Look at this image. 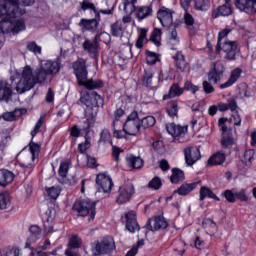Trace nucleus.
<instances>
[{
  "label": "nucleus",
  "mask_w": 256,
  "mask_h": 256,
  "mask_svg": "<svg viewBox=\"0 0 256 256\" xmlns=\"http://www.w3.org/2000/svg\"><path fill=\"white\" fill-rule=\"evenodd\" d=\"M11 207V193L9 191L0 192V209H9Z\"/></svg>",
  "instance_id": "2f4dec72"
},
{
  "label": "nucleus",
  "mask_w": 256,
  "mask_h": 256,
  "mask_svg": "<svg viewBox=\"0 0 256 256\" xmlns=\"http://www.w3.org/2000/svg\"><path fill=\"white\" fill-rule=\"evenodd\" d=\"M73 209L80 217H87V215H89V221H93V219H95V202L89 199L75 202Z\"/></svg>",
  "instance_id": "39448f33"
},
{
  "label": "nucleus",
  "mask_w": 256,
  "mask_h": 256,
  "mask_svg": "<svg viewBox=\"0 0 256 256\" xmlns=\"http://www.w3.org/2000/svg\"><path fill=\"white\" fill-rule=\"evenodd\" d=\"M126 229L129 233H135L139 231V223H137V213L135 211H129L125 214Z\"/></svg>",
  "instance_id": "a211bd4d"
},
{
  "label": "nucleus",
  "mask_w": 256,
  "mask_h": 256,
  "mask_svg": "<svg viewBox=\"0 0 256 256\" xmlns=\"http://www.w3.org/2000/svg\"><path fill=\"white\" fill-rule=\"evenodd\" d=\"M173 59L176 61V67L180 71H185L187 69V62H185V56L181 54V52H177L174 56Z\"/></svg>",
  "instance_id": "4c0bfd02"
},
{
  "label": "nucleus",
  "mask_w": 256,
  "mask_h": 256,
  "mask_svg": "<svg viewBox=\"0 0 256 256\" xmlns=\"http://www.w3.org/2000/svg\"><path fill=\"white\" fill-rule=\"evenodd\" d=\"M15 174L9 170H0V186L7 187L10 183H13Z\"/></svg>",
  "instance_id": "bb28decb"
},
{
  "label": "nucleus",
  "mask_w": 256,
  "mask_h": 256,
  "mask_svg": "<svg viewBox=\"0 0 256 256\" xmlns=\"http://www.w3.org/2000/svg\"><path fill=\"white\" fill-rule=\"evenodd\" d=\"M211 70L223 77V74L225 73V65L222 62H215Z\"/></svg>",
  "instance_id": "680f3d73"
},
{
  "label": "nucleus",
  "mask_w": 256,
  "mask_h": 256,
  "mask_svg": "<svg viewBox=\"0 0 256 256\" xmlns=\"http://www.w3.org/2000/svg\"><path fill=\"white\" fill-rule=\"evenodd\" d=\"M166 130L172 137L181 138L185 137V133H187V126H179L175 123H170L166 125Z\"/></svg>",
  "instance_id": "aec40b11"
},
{
  "label": "nucleus",
  "mask_w": 256,
  "mask_h": 256,
  "mask_svg": "<svg viewBox=\"0 0 256 256\" xmlns=\"http://www.w3.org/2000/svg\"><path fill=\"white\" fill-rule=\"evenodd\" d=\"M23 11H17V3L13 0H0L1 33H21L25 31V21L21 19Z\"/></svg>",
  "instance_id": "f03ea898"
},
{
  "label": "nucleus",
  "mask_w": 256,
  "mask_h": 256,
  "mask_svg": "<svg viewBox=\"0 0 256 256\" xmlns=\"http://www.w3.org/2000/svg\"><path fill=\"white\" fill-rule=\"evenodd\" d=\"M82 49L85 53H88L89 57L92 59H99V52L101 51V46L97 39L91 40L89 38H85L84 43H82Z\"/></svg>",
  "instance_id": "9b49d317"
},
{
  "label": "nucleus",
  "mask_w": 256,
  "mask_h": 256,
  "mask_svg": "<svg viewBox=\"0 0 256 256\" xmlns=\"http://www.w3.org/2000/svg\"><path fill=\"white\" fill-rule=\"evenodd\" d=\"M184 23L190 27L195 23V19L189 12H185L184 14Z\"/></svg>",
  "instance_id": "774afa93"
},
{
  "label": "nucleus",
  "mask_w": 256,
  "mask_h": 256,
  "mask_svg": "<svg viewBox=\"0 0 256 256\" xmlns=\"http://www.w3.org/2000/svg\"><path fill=\"white\" fill-rule=\"evenodd\" d=\"M98 193H111L113 189V179L107 173H100L96 177Z\"/></svg>",
  "instance_id": "9d476101"
},
{
  "label": "nucleus",
  "mask_w": 256,
  "mask_h": 256,
  "mask_svg": "<svg viewBox=\"0 0 256 256\" xmlns=\"http://www.w3.org/2000/svg\"><path fill=\"white\" fill-rule=\"evenodd\" d=\"M27 49L34 55H41V46L37 45V42H30L27 44Z\"/></svg>",
  "instance_id": "bf43d9fd"
},
{
  "label": "nucleus",
  "mask_w": 256,
  "mask_h": 256,
  "mask_svg": "<svg viewBox=\"0 0 256 256\" xmlns=\"http://www.w3.org/2000/svg\"><path fill=\"white\" fill-rule=\"evenodd\" d=\"M135 193V187L131 183H126L120 186L118 191V196L116 198L117 203L119 205H123V203H127L133 194Z\"/></svg>",
  "instance_id": "f8f14e48"
},
{
  "label": "nucleus",
  "mask_w": 256,
  "mask_h": 256,
  "mask_svg": "<svg viewBox=\"0 0 256 256\" xmlns=\"http://www.w3.org/2000/svg\"><path fill=\"white\" fill-rule=\"evenodd\" d=\"M201 183V181H197V182H192V183H185L182 184L178 189H177V193L178 195H189V193H191V191L197 189V186Z\"/></svg>",
  "instance_id": "cd10ccee"
},
{
  "label": "nucleus",
  "mask_w": 256,
  "mask_h": 256,
  "mask_svg": "<svg viewBox=\"0 0 256 256\" xmlns=\"http://www.w3.org/2000/svg\"><path fill=\"white\" fill-rule=\"evenodd\" d=\"M211 0H194V9L196 11H209Z\"/></svg>",
  "instance_id": "c9c22d12"
},
{
  "label": "nucleus",
  "mask_w": 256,
  "mask_h": 256,
  "mask_svg": "<svg viewBox=\"0 0 256 256\" xmlns=\"http://www.w3.org/2000/svg\"><path fill=\"white\" fill-rule=\"evenodd\" d=\"M157 61H159V57L155 52H151V51L146 52V63H148V65H155Z\"/></svg>",
  "instance_id": "4d7b16f0"
},
{
  "label": "nucleus",
  "mask_w": 256,
  "mask_h": 256,
  "mask_svg": "<svg viewBox=\"0 0 256 256\" xmlns=\"http://www.w3.org/2000/svg\"><path fill=\"white\" fill-rule=\"evenodd\" d=\"M123 115H125V110H123L122 108H119L115 111L114 113L115 120L113 121L112 127H115V125H119V127H123V122L119 121V118L123 117Z\"/></svg>",
  "instance_id": "5fc2aeb1"
},
{
  "label": "nucleus",
  "mask_w": 256,
  "mask_h": 256,
  "mask_svg": "<svg viewBox=\"0 0 256 256\" xmlns=\"http://www.w3.org/2000/svg\"><path fill=\"white\" fill-rule=\"evenodd\" d=\"M126 161L130 167H133V169H141V167H143V159L140 157L130 154L126 157Z\"/></svg>",
  "instance_id": "f704fd0d"
},
{
  "label": "nucleus",
  "mask_w": 256,
  "mask_h": 256,
  "mask_svg": "<svg viewBox=\"0 0 256 256\" xmlns=\"http://www.w3.org/2000/svg\"><path fill=\"white\" fill-rule=\"evenodd\" d=\"M173 10L162 7L157 12V19L162 27H171L173 25Z\"/></svg>",
  "instance_id": "4468645a"
},
{
  "label": "nucleus",
  "mask_w": 256,
  "mask_h": 256,
  "mask_svg": "<svg viewBox=\"0 0 256 256\" xmlns=\"http://www.w3.org/2000/svg\"><path fill=\"white\" fill-rule=\"evenodd\" d=\"M221 79H223V76H221L217 72H214V70H210L209 71V73H208V81L210 83H213L214 85H217V83H219V81H221Z\"/></svg>",
  "instance_id": "864d4df0"
},
{
  "label": "nucleus",
  "mask_w": 256,
  "mask_h": 256,
  "mask_svg": "<svg viewBox=\"0 0 256 256\" xmlns=\"http://www.w3.org/2000/svg\"><path fill=\"white\" fill-rule=\"evenodd\" d=\"M22 110L16 109L13 112H6L2 115L4 121H15L17 117H21Z\"/></svg>",
  "instance_id": "49530a36"
},
{
  "label": "nucleus",
  "mask_w": 256,
  "mask_h": 256,
  "mask_svg": "<svg viewBox=\"0 0 256 256\" xmlns=\"http://www.w3.org/2000/svg\"><path fill=\"white\" fill-rule=\"evenodd\" d=\"M185 161L188 166L195 165V162L201 159V152L197 147H188L184 149Z\"/></svg>",
  "instance_id": "f3484780"
},
{
  "label": "nucleus",
  "mask_w": 256,
  "mask_h": 256,
  "mask_svg": "<svg viewBox=\"0 0 256 256\" xmlns=\"http://www.w3.org/2000/svg\"><path fill=\"white\" fill-rule=\"evenodd\" d=\"M149 189H152L153 191H159L161 187H163V182L161 181V178L154 177L149 183H148Z\"/></svg>",
  "instance_id": "3c124183"
},
{
  "label": "nucleus",
  "mask_w": 256,
  "mask_h": 256,
  "mask_svg": "<svg viewBox=\"0 0 256 256\" xmlns=\"http://www.w3.org/2000/svg\"><path fill=\"white\" fill-rule=\"evenodd\" d=\"M147 41V29L141 28L139 31V36L136 42L137 49H143V45Z\"/></svg>",
  "instance_id": "a19ab883"
},
{
  "label": "nucleus",
  "mask_w": 256,
  "mask_h": 256,
  "mask_svg": "<svg viewBox=\"0 0 256 256\" xmlns=\"http://www.w3.org/2000/svg\"><path fill=\"white\" fill-rule=\"evenodd\" d=\"M135 5H137V0H123L119 5V9L124 11L126 15H133L137 9Z\"/></svg>",
  "instance_id": "a878e982"
},
{
  "label": "nucleus",
  "mask_w": 256,
  "mask_h": 256,
  "mask_svg": "<svg viewBox=\"0 0 256 256\" xmlns=\"http://www.w3.org/2000/svg\"><path fill=\"white\" fill-rule=\"evenodd\" d=\"M225 159V153L217 152L208 159V165H223Z\"/></svg>",
  "instance_id": "473e14b6"
},
{
  "label": "nucleus",
  "mask_w": 256,
  "mask_h": 256,
  "mask_svg": "<svg viewBox=\"0 0 256 256\" xmlns=\"http://www.w3.org/2000/svg\"><path fill=\"white\" fill-rule=\"evenodd\" d=\"M221 145L224 149H231L235 145V138L233 132H222Z\"/></svg>",
  "instance_id": "c85d7f7f"
},
{
  "label": "nucleus",
  "mask_w": 256,
  "mask_h": 256,
  "mask_svg": "<svg viewBox=\"0 0 256 256\" xmlns=\"http://www.w3.org/2000/svg\"><path fill=\"white\" fill-rule=\"evenodd\" d=\"M82 241L78 235H72L69 239L68 249H79L81 247Z\"/></svg>",
  "instance_id": "a18cd8bd"
},
{
  "label": "nucleus",
  "mask_w": 256,
  "mask_h": 256,
  "mask_svg": "<svg viewBox=\"0 0 256 256\" xmlns=\"http://www.w3.org/2000/svg\"><path fill=\"white\" fill-rule=\"evenodd\" d=\"M114 129V137H116L117 139H123V137H125V130H120L121 126L119 125H115V127H113Z\"/></svg>",
  "instance_id": "338daca9"
},
{
  "label": "nucleus",
  "mask_w": 256,
  "mask_h": 256,
  "mask_svg": "<svg viewBox=\"0 0 256 256\" xmlns=\"http://www.w3.org/2000/svg\"><path fill=\"white\" fill-rule=\"evenodd\" d=\"M49 247H51V241L49 240H45L44 244L40 247H38V249L36 250V252H31L30 256H50V255H57V250L55 249L52 252H43V251H47V249H49Z\"/></svg>",
  "instance_id": "393cba45"
},
{
  "label": "nucleus",
  "mask_w": 256,
  "mask_h": 256,
  "mask_svg": "<svg viewBox=\"0 0 256 256\" xmlns=\"http://www.w3.org/2000/svg\"><path fill=\"white\" fill-rule=\"evenodd\" d=\"M231 13H233L231 3L225 2L222 6L218 7L217 10L212 12V17L213 19H217V17H229Z\"/></svg>",
  "instance_id": "4be33fe9"
},
{
  "label": "nucleus",
  "mask_w": 256,
  "mask_h": 256,
  "mask_svg": "<svg viewBox=\"0 0 256 256\" xmlns=\"http://www.w3.org/2000/svg\"><path fill=\"white\" fill-rule=\"evenodd\" d=\"M225 53V59L227 61H235L237 59V55H239V44L237 41L228 40L221 44L216 45V53Z\"/></svg>",
  "instance_id": "423d86ee"
},
{
  "label": "nucleus",
  "mask_w": 256,
  "mask_h": 256,
  "mask_svg": "<svg viewBox=\"0 0 256 256\" xmlns=\"http://www.w3.org/2000/svg\"><path fill=\"white\" fill-rule=\"evenodd\" d=\"M111 34L113 37H123V23L121 21L112 24Z\"/></svg>",
  "instance_id": "58836bf2"
},
{
  "label": "nucleus",
  "mask_w": 256,
  "mask_h": 256,
  "mask_svg": "<svg viewBox=\"0 0 256 256\" xmlns=\"http://www.w3.org/2000/svg\"><path fill=\"white\" fill-rule=\"evenodd\" d=\"M153 75H155V73L152 69H146L143 76V85L151 87L153 85Z\"/></svg>",
  "instance_id": "79ce46f5"
},
{
  "label": "nucleus",
  "mask_w": 256,
  "mask_h": 256,
  "mask_svg": "<svg viewBox=\"0 0 256 256\" xmlns=\"http://www.w3.org/2000/svg\"><path fill=\"white\" fill-rule=\"evenodd\" d=\"M29 233H30V236L26 240L25 249H31V246L34 243H37V241H39V239H43V237H46V235H47L37 225H32L29 228Z\"/></svg>",
  "instance_id": "ddd939ff"
},
{
  "label": "nucleus",
  "mask_w": 256,
  "mask_h": 256,
  "mask_svg": "<svg viewBox=\"0 0 256 256\" xmlns=\"http://www.w3.org/2000/svg\"><path fill=\"white\" fill-rule=\"evenodd\" d=\"M234 5L247 15H256V0H234Z\"/></svg>",
  "instance_id": "2eb2a0df"
},
{
  "label": "nucleus",
  "mask_w": 256,
  "mask_h": 256,
  "mask_svg": "<svg viewBox=\"0 0 256 256\" xmlns=\"http://www.w3.org/2000/svg\"><path fill=\"white\" fill-rule=\"evenodd\" d=\"M0 253L2 256H19L21 250L18 248H8L6 251H1Z\"/></svg>",
  "instance_id": "e2e57ef3"
},
{
  "label": "nucleus",
  "mask_w": 256,
  "mask_h": 256,
  "mask_svg": "<svg viewBox=\"0 0 256 256\" xmlns=\"http://www.w3.org/2000/svg\"><path fill=\"white\" fill-rule=\"evenodd\" d=\"M43 121H44V118H43V116H41L39 118L38 122L36 123L34 129L31 131L32 139H33V137H35V135H37V133L40 131L41 127H43Z\"/></svg>",
  "instance_id": "0e129e2a"
},
{
  "label": "nucleus",
  "mask_w": 256,
  "mask_h": 256,
  "mask_svg": "<svg viewBox=\"0 0 256 256\" xmlns=\"http://www.w3.org/2000/svg\"><path fill=\"white\" fill-rule=\"evenodd\" d=\"M147 227L150 231H163L169 227V222L163 216H156L148 221Z\"/></svg>",
  "instance_id": "dca6fc26"
},
{
  "label": "nucleus",
  "mask_w": 256,
  "mask_h": 256,
  "mask_svg": "<svg viewBox=\"0 0 256 256\" xmlns=\"http://www.w3.org/2000/svg\"><path fill=\"white\" fill-rule=\"evenodd\" d=\"M13 3H16L17 11H22V15H25V9L22 7H29V5H33L35 0H13Z\"/></svg>",
  "instance_id": "37998d69"
},
{
  "label": "nucleus",
  "mask_w": 256,
  "mask_h": 256,
  "mask_svg": "<svg viewBox=\"0 0 256 256\" xmlns=\"http://www.w3.org/2000/svg\"><path fill=\"white\" fill-rule=\"evenodd\" d=\"M235 196L236 200L238 199V201H241L242 203L249 201V195L247 194L246 188H242L238 191L235 190Z\"/></svg>",
  "instance_id": "8fccbe9b"
},
{
  "label": "nucleus",
  "mask_w": 256,
  "mask_h": 256,
  "mask_svg": "<svg viewBox=\"0 0 256 256\" xmlns=\"http://www.w3.org/2000/svg\"><path fill=\"white\" fill-rule=\"evenodd\" d=\"M206 197H208L209 199H214V201H220L219 197H217V195H215V193H213V191L209 187L202 186L200 188L199 200L204 201Z\"/></svg>",
  "instance_id": "7c9ffc66"
},
{
  "label": "nucleus",
  "mask_w": 256,
  "mask_h": 256,
  "mask_svg": "<svg viewBox=\"0 0 256 256\" xmlns=\"http://www.w3.org/2000/svg\"><path fill=\"white\" fill-rule=\"evenodd\" d=\"M124 132L126 135L135 136L141 131V120L139 119V114L137 111L132 112L128 115L127 120L122 124Z\"/></svg>",
  "instance_id": "6e6552de"
},
{
  "label": "nucleus",
  "mask_w": 256,
  "mask_h": 256,
  "mask_svg": "<svg viewBox=\"0 0 256 256\" xmlns=\"http://www.w3.org/2000/svg\"><path fill=\"white\" fill-rule=\"evenodd\" d=\"M58 173L60 175V177H67L68 173H69V162L67 161H63L60 163V166H59V170H58Z\"/></svg>",
  "instance_id": "6e6d98bb"
},
{
  "label": "nucleus",
  "mask_w": 256,
  "mask_h": 256,
  "mask_svg": "<svg viewBox=\"0 0 256 256\" xmlns=\"http://www.w3.org/2000/svg\"><path fill=\"white\" fill-rule=\"evenodd\" d=\"M11 95H13L11 86L6 81H0V101L9 102Z\"/></svg>",
  "instance_id": "b1692460"
},
{
  "label": "nucleus",
  "mask_w": 256,
  "mask_h": 256,
  "mask_svg": "<svg viewBox=\"0 0 256 256\" xmlns=\"http://www.w3.org/2000/svg\"><path fill=\"white\" fill-rule=\"evenodd\" d=\"M46 193L50 199H57L61 195V187L59 185L46 187Z\"/></svg>",
  "instance_id": "ea45409f"
},
{
  "label": "nucleus",
  "mask_w": 256,
  "mask_h": 256,
  "mask_svg": "<svg viewBox=\"0 0 256 256\" xmlns=\"http://www.w3.org/2000/svg\"><path fill=\"white\" fill-rule=\"evenodd\" d=\"M171 183L177 184L181 181H185V172L179 168L172 169V175L170 177Z\"/></svg>",
  "instance_id": "72a5a7b5"
},
{
  "label": "nucleus",
  "mask_w": 256,
  "mask_h": 256,
  "mask_svg": "<svg viewBox=\"0 0 256 256\" xmlns=\"http://www.w3.org/2000/svg\"><path fill=\"white\" fill-rule=\"evenodd\" d=\"M237 111V102L235 100H229L228 103H219L218 104V111L224 112V111Z\"/></svg>",
  "instance_id": "e433bc0d"
},
{
  "label": "nucleus",
  "mask_w": 256,
  "mask_h": 256,
  "mask_svg": "<svg viewBox=\"0 0 256 256\" xmlns=\"http://www.w3.org/2000/svg\"><path fill=\"white\" fill-rule=\"evenodd\" d=\"M155 123H156L155 117L146 116L140 121V127L142 126L143 129H149V127H153Z\"/></svg>",
  "instance_id": "de8ad7c7"
},
{
  "label": "nucleus",
  "mask_w": 256,
  "mask_h": 256,
  "mask_svg": "<svg viewBox=\"0 0 256 256\" xmlns=\"http://www.w3.org/2000/svg\"><path fill=\"white\" fill-rule=\"evenodd\" d=\"M222 196L225 197V199H226V201H228V203H235V201H236L235 189L224 191L222 193Z\"/></svg>",
  "instance_id": "13d9d810"
},
{
  "label": "nucleus",
  "mask_w": 256,
  "mask_h": 256,
  "mask_svg": "<svg viewBox=\"0 0 256 256\" xmlns=\"http://www.w3.org/2000/svg\"><path fill=\"white\" fill-rule=\"evenodd\" d=\"M59 71H61V62L59 60H46L35 71L36 76H33V69L30 66H25L21 72L16 71L10 79L11 81H17L18 79L16 91L21 95L27 91H31L37 83H44L47 77H55Z\"/></svg>",
  "instance_id": "f257e3e1"
},
{
  "label": "nucleus",
  "mask_w": 256,
  "mask_h": 256,
  "mask_svg": "<svg viewBox=\"0 0 256 256\" xmlns=\"http://www.w3.org/2000/svg\"><path fill=\"white\" fill-rule=\"evenodd\" d=\"M229 33H231V29H229V28L221 30L218 33L217 45H221V43H225V42L229 41V39H227V36L229 35Z\"/></svg>",
  "instance_id": "603ef678"
},
{
  "label": "nucleus",
  "mask_w": 256,
  "mask_h": 256,
  "mask_svg": "<svg viewBox=\"0 0 256 256\" xmlns=\"http://www.w3.org/2000/svg\"><path fill=\"white\" fill-rule=\"evenodd\" d=\"M74 75L76 76L77 82L81 87L86 89H101L105 83L102 80H87V66L83 60H78L73 63Z\"/></svg>",
  "instance_id": "7ed1b4c3"
},
{
  "label": "nucleus",
  "mask_w": 256,
  "mask_h": 256,
  "mask_svg": "<svg viewBox=\"0 0 256 256\" xmlns=\"http://www.w3.org/2000/svg\"><path fill=\"white\" fill-rule=\"evenodd\" d=\"M150 41H152V43H154L156 47H159V45H161V29H154V31L151 34Z\"/></svg>",
  "instance_id": "09e8293b"
},
{
  "label": "nucleus",
  "mask_w": 256,
  "mask_h": 256,
  "mask_svg": "<svg viewBox=\"0 0 256 256\" xmlns=\"http://www.w3.org/2000/svg\"><path fill=\"white\" fill-rule=\"evenodd\" d=\"M81 7L83 11H87V9L90 10L91 14L94 15L95 18L92 19H85L82 18L79 22V27L82 31V33H86V31H90V33H95L99 27V21H101V14L97 9L95 8V5L93 3L85 0L81 3Z\"/></svg>",
  "instance_id": "20e7f679"
},
{
  "label": "nucleus",
  "mask_w": 256,
  "mask_h": 256,
  "mask_svg": "<svg viewBox=\"0 0 256 256\" xmlns=\"http://www.w3.org/2000/svg\"><path fill=\"white\" fill-rule=\"evenodd\" d=\"M202 85H203L204 93H206L207 95L215 91V88L213 87V85H211V82L207 80H204Z\"/></svg>",
  "instance_id": "69168bd1"
},
{
  "label": "nucleus",
  "mask_w": 256,
  "mask_h": 256,
  "mask_svg": "<svg viewBox=\"0 0 256 256\" xmlns=\"http://www.w3.org/2000/svg\"><path fill=\"white\" fill-rule=\"evenodd\" d=\"M242 73L243 70H241V68H235L234 70H232L228 80L220 85V89H228V87H233V85H235V83L239 81V78L241 77Z\"/></svg>",
  "instance_id": "412c9836"
},
{
  "label": "nucleus",
  "mask_w": 256,
  "mask_h": 256,
  "mask_svg": "<svg viewBox=\"0 0 256 256\" xmlns=\"http://www.w3.org/2000/svg\"><path fill=\"white\" fill-rule=\"evenodd\" d=\"M29 151L31 156H28V161L19 162L20 167L23 169L24 173H31L33 171V163H35V159L39 157V152L41 151V146L35 142H30Z\"/></svg>",
  "instance_id": "1a4fd4ad"
},
{
  "label": "nucleus",
  "mask_w": 256,
  "mask_h": 256,
  "mask_svg": "<svg viewBox=\"0 0 256 256\" xmlns=\"http://www.w3.org/2000/svg\"><path fill=\"white\" fill-rule=\"evenodd\" d=\"M167 113H168L169 117H171L172 119H175V117H177V113H179V106H178L177 102L171 101L168 104Z\"/></svg>",
  "instance_id": "c03bdc74"
},
{
  "label": "nucleus",
  "mask_w": 256,
  "mask_h": 256,
  "mask_svg": "<svg viewBox=\"0 0 256 256\" xmlns=\"http://www.w3.org/2000/svg\"><path fill=\"white\" fill-rule=\"evenodd\" d=\"M134 15L138 21L148 19V17L153 15V5L137 6Z\"/></svg>",
  "instance_id": "6ab92c4d"
},
{
  "label": "nucleus",
  "mask_w": 256,
  "mask_h": 256,
  "mask_svg": "<svg viewBox=\"0 0 256 256\" xmlns=\"http://www.w3.org/2000/svg\"><path fill=\"white\" fill-rule=\"evenodd\" d=\"M115 249V240L112 237L106 236L100 238L93 243L92 253H98L99 255H109Z\"/></svg>",
  "instance_id": "0eeeda50"
},
{
  "label": "nucleus",
  "mask_w": 256,
  "mask_h": 256,
  "mask_svg": "<svg viewBox=\"0 0 256 256\" xmlns=\"http://www.w3.org/2000/svg\"><path fill=\"white\" fill-rule=\"evenodd\" d=\"M88 101H86V105H90L92 107H101L103 105V97L97 93H92L91 95H86L85 96Z\"/></svg>",
  "instance_id": "c756f323"
},
{
  "label": "nucleus",
  "mask_w": 256,
  "mask_h": 256,
  "mask_svg": "<svg viewBox=\"0 0 256 256\" xmlns=\"http://www.w3.org/2000/svg\"><path fill=\"white\" fill-rule=\"evenodd\" d=\"M185 93V88L179 86V84L175 83L169 89L168 94L163 96V100L167 101V99H173L174 97H181Z\"/></svg>",
  "instance_id": "5701e85b"
},
{
  "label": "nucleus",
  "mask_w": 256,
  "mask_h": 256,
  "mask_svg": "<svg viewBox=\"0 0 256 256\" xmlns=\"http://www.w3.org/2000/svg\"><path fill=\"white\" fill-rule=\"evenodd\" d=\"M185 89L186 91H190V93H193V95H195L197 91L201 89V87L194 85L193 83H191V81H186L184 83V90Z\"/></svg>",
  "instance_id": "052dcab7"
}]
</instances>
